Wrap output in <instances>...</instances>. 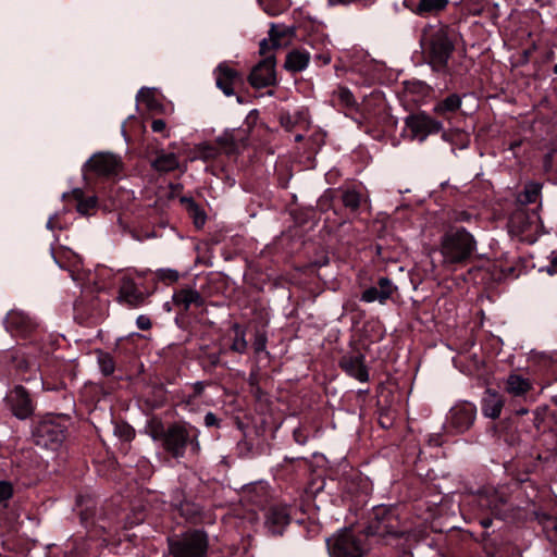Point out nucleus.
I'll use <instances>...</instances> for the list:
<instances>
[{"mask_svg": "<svg viewBox=\"0 0 557 557\" xmlns=\"http://www.w3.org/2000/svg\"><path fill=\"white\" fill-rule=\"evenodd\" d=\"M352 0H329V2L333 5L335 4H348L350 3Z\"/></svg>", "mask_w": 557, "mask_h": 557, "instance_id": "6e6d98bb", "label": "nucleus"}, {"mask_svg": "<svg viewBox=\"0 0 557 557\" xmlns=\"http://www.w3.org/2000/svg\"><path fill=\"white\" fill-rule=\"evenodd\" d=\"M342 202L345 208L355 212L359 209L361 203V195L356 189H346L342 194Z\"/></svg>", "mask_w": 557, "mask_h": 557, "instance_id": "473e14b6", "label": "nucleus"}, {"mask_svg": "<svg viewBox=\"0 0 557 557\" xmlns=\"http://www.w3.org/2000/svg\"><path fill=\"white\" fill-rule=\"evenodd\" d=\"M136 325L139 330L147 331L151 327V320L148 315H139L136 319Z\"/></svg>", "mask_w": 557, "mask_h": 557, "instance_id": "de8ad7c7", "label": "nucleus"}, {"mask_svg": "<svg viewBox=\"0 0 557 557\" xmlns=\"http://www.w3.org/2000/svg\"><path fill=\"white\" fill-rule=\"evenodd\" d=\"M10 359L13 363V367L20 373H24L35 367V363H30L23 354L11 352Z\"/></svg>", "mask_w": 557, "mask_h": 557, "instance_id": "e433bc0d", "label": "nucleus"}, {"mask_svg": "<svg viewBox=\"0 0 557 557\" xmlns=\"http://www.w3.org/2000/svg\"><path fill=\"white\" fill-rule=\"evenodd\" d=\"M149 434L153 441L161 442L163 449L175 459L183 458L188 446L196 454L200 450L199 430L189 423H173L164 429L161 422H153Z\"/></svg>", "mask_w": 557, "mask_h": 557, "instance_id": "f03ea898", "label": "nucleus"}, {"mask_svg": "<svg viewBox=\"0 0 557 557\" xmlns=\"http://www.w3.org/2000/svg\"><path fill=\"white\" fill-rule=\"evenodd\" d=\"M532 389V383L519 374H510L506 380V391L515 397L524 396Z\"/></svg>", "mask_w": 557, "mask_h": 557, "instance_id": "b1692460", "label": "nucleus"}, {"mask_svg": "<svg viewBox=\"0 0 557 557\" xmlns=\"http://www.w3.org/2000/svg\"><path fill=\"white\" fill-rule=\"evenodd\" d=\"M476 418V407L469 401L455 405L447 416V423L457 433L469 430Z\"/></svg>", "mask_w": 557, "mask_h": 557, "instance_id": "9d476101", "label": "nucleus"}, {"mask_svg": "<svg viewBox=\"0 0 557 557\" xmlns=\"http://www.w3.org/2000/svg\"><path fill=\"white\" fill-rule=\"evenodd\" d=\"M172 300L175 306L182 307L185 311H187L191 305L197 307L203 305V298L200 293L190 287L174 292Z\"/></svg>", "mask_w": 557, "mask_h": 557, "instance_id": "412c9836", "label": "nucleus"}, {"mask_svg": "<svg viewBox=\"0 0 557 557\" xmlns=\"http://www.w3.org/2000/svg\"><path fill=\"white\" fill-rule=\"evenodd\" d=\"M248 82L257 89L274 85L276 83L274 55L269 54L255 65L248 76Z\"/></svg>", "mask_w": 557, "mask_h": 557, "instance_id": "9b49d317", "label": "nucleus"}, {"mask_svg": "<svg viewBox=\"0 0 557 557\" xmlns=\"http://www.w3.org/2000/svg\"><path fill=\"white\" fill-rule=\"evenodd\" d=\"M117 301L132 308H137L144 304L145 296L137 288L134 280L129 277H123L119 287Z\"/></svg>", "mask_w": 557, "mask_h": 557, "instance_id": "dca6fc26", "label": "nucleus"}, {"mask_svg": "<svg viewBox=\"0 0 557 557\" xmlns=\"http://www.w3.org/2000/svg\"><path fill=\"white\" fill-rule=\"evenodd\" d=\"M5 329L13 335L26 336L36 327V322L26 312L11 310L4 319Z\"/></svg>", "mask_w": 557, "mask_h": 557, "instance_id": "f8f14e48", "label": "nucleus"}, {"mask_svg": "<svg viewBox=\"0 0 557 557\" xmlns=\"http://www.w3.org/2000/svg\"><path fill=\"white\" fill-rule=\"evenodd\" d=\"M455 42V32L442 23L428 24L421 30L420 46L423 57L435 72L447 73Z\"/></svg>", "mask_w": 557, "mask_h": 557, "instance_id": "f257e3e1", "label": "nucleus"}, {"mask_svg": "<svg viewBox=\"0 0 557 557\" xmlns=\"http://www.w3.org/2000/svg\"><path fill=\"white\" fill-rule=\"evenodd\" d=\"M178 159L175 153L161 152L152 161V168L159 172H170L178 168Z\"/></svg>", "mask_w": 557, "mask_h": 557, "instance_id": "bb28decb", "label": "nucleus"}, {"mask_svg": "<svg viewBox=\"0 0 557 557\" xmlns=\"http://www.w3.org/2000/svg\"><path fill=\"white\" fill-rule=\"evenodd\" d=\"M442 138L443 140L450 143L451 145H456L457 139H460V149L467 148L469 145L468 136L460 132L459 129L443 131Z\"/></svg>", "mask_w": 557, "mask_h": 557, "instance_id": "72a5a7b5", "label": "nucleus"}, {"mask_svg": "<svg viewBox=\"0 0 557 557\" xmlns=\"http://www.w3.org/2000/svg\"><path fill=\"white\" fill-rule=\"evenodd\" d=\"M302 139H304V135H301V134H297L295 136V141H301Z\"/></svg>", "mask_w": 557, "mask_h": 557, "instance_id": "680f3d73", "label": "nucleus"}, {"mask_svg": "<svg viewBox=\"0 0 557 557\" xmlns=\"http://www.w3.org/2000/svg\"><path fill=\"white\" fill-rule=\"evenodd\" d=\"M481 524H482L483 528L487 529V528H490L492 525V519H488V518L487 519H483V520H481Z\"/></svg>", "mask_w": 557, "mask_h": 557, "instance_id": "13d9d810", "label": "nucleus"}, {"mask_svg": "<svg viewBox=\"0 0 557 557\" xmlns=\"http://www.w3.org/2000/svg\"><path fill=\"white\" fill-rule=\"evenodd\" d=\"M485 505L498 518H504L509 510L507 496L498 491H493L486 496Z\"/></svg>", "mask_w": 557, "mask_h": 557, "instance_id": "5701e85b", "label": "nucleus"}, {"mask_svg": "<svg viewBox=\"0 0 557 557\" xmlns=\"http://www.w3.org/2000/svg\"><path fill=\"white\" fill-rule=\"evenodd\" d=\"M276 47H272V42L270 41V38L269 39H262L261 42H260V49H259V52L261 55H264L268 57V53L272 50V49H275Z\"/></svg>", "mask_w": 557, "mask_h": 557, "instance_id": "09e8293b", "label": "nucleus"}, {"mask_svg": "<svg viewBox=\"0 0 557 557\" xmlns=\"http://www.w3.org/2000/svg\"><path fill=\"white\" fill-rule=\"evenodd\" d=\"M216 86L226 96L234 94V84L239 79V74L236 70L228 66L226 63H221L214 71Z\"/></svg>", "mask_w": 557, "mask_h": 557, "instance_id": "6ab92c4d", "label": "nucleus"}, {"mask_svg": "<svg viewBox=\"0 0 557 557\" xmlns=\"http://www.w3.org/2000/svg\"><path fill=\"white\" fill-rule=\"evenodd\" d=\"M232 330L234 331V339L232 342L230 349L234 352L243 355L247 351L248 348L246 331L237 323H235L232 326Z\"/></svg>", "mask_w": 557, "mask_h": 557, "instance_id": "7c9ffc66", "label": "nucleus"}, {"mask_svg": "<svg viewBox=\"0 0 557 557\" xmlns=\"http://www.w3.org/2000/svg\"><path fill=\"white\" fill-rule=\"evenodd\" d=\"M98 363H99L102 374L108 376L114 372L115 364H114L113 358L110 354L100 352L98 355Z\"/></svg>", "mask_w": 557, "mask_h": 557, "instance_id": "4c0bfd02", "label": "nucleus"}, {"mask_svg": "<svg viewBox=\"0 0 557 557\" xmlns=\"http://www.w3.org/2000/svg\"><path fill=\"white\" fill-rule=\"evenodd\" d=\"M461 104V97L458 94H450L434 104L433 113L448 120L449 114L457 112Z\"/></svg>", "mask_w": 557, "mask_h": 557, "instance_id": "4be33fe9", "label": "nucleus"}, {"mask_svg": "<svg viewBox=\"0 0 557 557\" xmlns=\"http://www.w3.org/2000/svg\"><path fill=\"white\" fill-rule=\"evenodd\" d=\"M405 125L410 132L411 139L423 143L430 135L443 131V123L425 112L409 114L405 119Z\"/></svg>", "mask_w": 557, "mask_h": 557, "instance_id": "6e6552de", "label": "nucleus"}, {"mask_svg": "<svg viewBox=\"0 0 557 557\" xmlns=\"http://www.w3.org/2000/svg\"><path fill=\"white\" fill-rule=\"evenodd\" d=\"M165 126H166L165 122L161 119L153 120L151 123V129L154 133L163 132L165 129Z\"/></svg>", "mask_w": 557, "mask_h": 557, "instance_id": "8fccbe9b", "label": "nucleus"}, {"mask_svg": "<svg viewBox=\"0 0 557 557\" xmlns=\"http://www.w3.org/2000/svg\"><path fill=\"white\" fill-rule=\"evenodd\" d=\"M53 219H54V218H52V216H51V218L48 220V222H47V227H48L49 230H54V227H55V225H54V223H53Z\"/></svg>", "mask_w": 557, "mask_h": 557, "instance_id": "bf43d9fd", "label": "nucleus"}, {"mask_svg": "<svg viewBox=\"0 0 557 557\" xmlns=\"http://www.w3.org/2000/svg\"><path fill=\"white\" fill-rule=\"evenodd\" d=\"M309 61V52L293 50L286 55L284 67L289 72H301L308 66Z\"/></svg>", "mask_w": 557, "mask_h": 557, "instance_id": "a878e982", "label": "nucleus"}, {"mask_svg": "<svg viewBox=\"0 0 557 557\" xmlns=\"http://www.w3.org/2000/svg\"><path fill=\"white\" fill-rule=\"evenodd\" d=\"M9 399L12 412L16 418L24 420L33 414L34 407L32 399L23 386H15Z\"/></svg>", "mask_w": 557, "mask_h": 557, "instance_id": "4468645a", "label": "nucleus"}, {"mask_svg": "<svg viewBox=\"0 0 557 557\" xmlns=\"http://www.w3.org/2000/svg\"><path fill=\"white\" fill-rule=\"evenodd\" d=\"M203 392V385L201 382L195 383V393L196 395H200Z\"/></svg>", "mask_w": 557, "mask_h": 557, "instance_id": "864d4df0", "label": "nucleus"}, {"mask_svg": "<svg viewBox=\"0 0 557 557\" xmlns=\"http://www.w3.org/2000/svg\"><path fill=\"white\" fill-rule=\"evenodd\" d=\"M366 530L368 535L381 537L386 535L399 536L401 534L398 530V519L394 510L384 506L374 509L373 517Z\"/></svg>", "mask_w": 557, "mask_h": 557, "instance_id": "423d86ee", "label": "nucleus"}, {"mask_svg": "<svg viewBox=\"0 0 557 557\" xmlns=\"http://www.w3.org/2000/svg\"><path fill=\"white\" fill-rule=\"evenodd\" d=\"M267 344H268L267 333L263 331H260V330L256 331L255 336H253V343H252L255 352L256 354L265 352L268 355L269 352L267 351Z\"/></svg>", "mask_w": 557, "mask_h": 557, "instance_id": "ea45409f", "label": "nucleus"}, {"mask_svg": "<svg viewBox=\"0 0 557 557\" xmlns=\"http://www.w3.org/2000/svg\"><path fill=\"white\" fill-rule=\"evenodd\" d=\"M156 276L161 282L174 283L180 278V273L174 269H159L156 271Z\"/></svg>", "mask_w": 557, "mask_h": 557, "instance_id": "a19ab883", "label": "nucleus"}, {"mask_svg": "<svg viewBox=\"0 0 557 557\" xmlns=\"http://www.w3.org/2000/svg\"><path fill=\"white\" fill-rule=\"evenodd\" d=\"M81 517L86 525H96L104 532H112L115 529L112 521L104 517L102 510L99 512H91L89 508H86L82 511Z\"/></svg>", "mask_w": 557, "mask_h": 557, "instance_id": "393cba45", "label": "nucleus"}, {"mask_svg": "<svg viewBox=\"0 0 557 557\" xmlns=\"http://www.w3.org/2000/svg\"><path fill=\"white\" fill-rule=\"evenodd\" d=\"M333 101H336L338 106L355 110L357 109V101L352 95V92L344 86H339L336 90L333 91Z\"/></svg>", "mask_w": 557, "mask_h": 557, "instance_id": "c85d7f7f", "label": "nucleus"}, {"mask_svg": "<svg viewBox=\"0 0 557 557\" xmlns=\"http://www.w3.org/2000/svg\"><path fill=\"white\" fill-rule=\"evenodd\" d=\"M554 73L557 74V64L554 66Z\"/></svg>", "mask_w": 557, "mask_h": 557, "instance_id": "338daca9", "label": "nucleus"}, {"mask_svg": "<svg viewBox=\"0 0 557 557\" xmlns=\"http://www.w3.org/2000/svg\"><path fill=\"white\" fill-rule=\"evenodd\" d=\"M331 557H364L361 540L350 530L344 529L326 540Z\"/></svg>", "mask_w": 557, "mask_h": 557, "instance_id": "39448f33", "label": "nucleus"}, {"mask_svg": "<svg viewBox=\"0 0 557 557\" xmlns=\"http://www.w3.org/2000/svg\"><path fill=\"white\" fill-rule=\"evenodd\" d=\"M339 366L349 376L355 377L359 382H367L369 380V372L362 354L343 356Z\"/></svg>", "mask_w": 557, "mask_h": 557, "instance_id": "2eb2a0df", "label": "nucleus"}, {"mask_svg": "<svg viewBox=\"0 0 557 557\" xmlns=\"http://www.w3.org/2000/svg\"><path fill=\"white\" fill-rule=\"evenodd\" d=\"M201 157L205 159L213 158L215 156V149L211 146H202L200 148Z\"/></svg>", "mask_w": 557, "mask_h": 557, "instance_id": "3c124183", "label": "nucleus"}, {"mask_svg": "<svg viewBox=\"0 0 557 557\" xmlns=\"http://www.w3.org/2000/svg\"><path fill=\"white\" fill-rule=\"evenodd\" d=\"M505 405L504 397L496 391L487 388L481 399V410L485 418L496 420L500 417Z\"/></svg>", "mask_w": 557, "mask_h": 557, "instance_id": "a211bd4d", "label": "nucleus"}, {"mask_svg": "<svg viewBox=\"0 0 557 557\" xmlns=\"http://www.w3.org/2000/svg\"><path fill=\"white\" fill-rule=\"evenodd\" d=\"M448 4V0H419L416 9L417 14L436 13L444 10Z\"/></svg>", "mask_w": 557, "mask_h": 557, "instance_id": "2f4dec72", "label": "nucleus"}, {"mask_svg": "<svg viewBox=\"0 0 557 557\" xmlns=\"http://www.w3.org/2000/svg\"><path fill=\"white\" fill-rule=\"evenodd\" d=\"M203 422H205V425L207 428H212V426H215V428H220V420L218 419V417L209 411L206 413L205 416V419H203Z\"/></svg>", "mask_w": 557, "mask_h": 557, "instance_id": "49530a36", "label": "nucleus"}, {"mask_svg": "<svg viewBox=\"0 0 557 557\" xmlns=\"http://www.w3.org/2000/svg\"><path fill=\"white\" fill-rule=\"evenodd\" d=\"M290 522L289 509L286 506H273L265 517V528L274 536L283 535Z\"/></svg>", "mask_w": 557, "mask_h": 557, "instance_id": "ddd939ff", "label": "nucleus"}, {"mask_svg": "<svg viewBox=\"0 0 557 557\" xmlns=\"http://www.w3.org/2000/svg\"><path fill=\"white\" fill-rule=\"evenodd\" d=\"M536 2H544V0H535Z\"/></svg>", "mask_w": 557, "mask_h": 557, "instance_id": "774afa93", "label": "nucleus"}, {"mask_svg": "<svg viewBox=\"0 0 557 557\" xmlns=\"http://www.w3.org/2000/svg\"><path fill=\"white\" fill-rule=\"evenodd\" d=\"M550 263L553 267H557V250L552 251Z\"/></svg>", "mask_w": 557, "mask_h": 557, "instance_id": "5fc2aeb1", "label": "nucleus"}, {"mask_svg": "<svg viewBox=\"0 0 557 557\" xmlns=\"http://www.w3.org/2000/svg\"><path fill=\"white\" fill-rule=\"evenodd\" d=\"M73 198L77 201L76 209L83 215H89L97 207V197L90 196L85 198L82 189L76 188L72 193Z\"/></svg>", "mask_w": 557, "mask_h": 557, "instance_id": "cd10ccee", "label": "nucleus"}, {"mask_svg": "<svg viewBox=\"0 0 557 557\" xmlns=\"http://www.w3.org/2000/svg\"><path fill=\"white\" fill-rule=\"evenodd\" d=\"M262 10L270 16H276L284 11V4L278 0H257Z\"/></svg>", "mask_w": 557, "mask_h": 557, "instance_id": "c9c22d12", "label": "nucleus"}, {"mask_svg": "<svg viewBox=\"0 0 557 557\" xmlns=\"http://www.w3.org/2000/svg\"><path fill=\"white\" fill-rule=\"evenodd\" d=\"M467 219H468V214L462 213V215L460 216V220H467Z\"/></svg>", "mask_w": 557, "mask_h": 557, "instance_id": "69168bd1", "label": "nucleus"}, {"mask_svg": "<svg viewBox=\"0 0 557 557\" xmlns=\"http://www.w3.org/2000/svg\"><path fill=\"white\" fill-rule=\"evenodd\" d=\"M296 122H297L296 119L290 113H288V112L280 113V124L287 132H290L295 127Z\"/></svg>", "mask_w": 557, "mask_h": 557, "instance_id": "c03bdc74", "label": "nucleus"}, {"mask_svg": "<svg viewBox=\"0 0 557 557\" xmlns=\"http://www.w3.org/2000/svg\"><path fill=\"white\" fill-rule=\"evenodd\" d=\"M542 185L535 182H529L525 184L523 191L518 195V202L521 206L534 203L541 193Z\"/></svg>", "mask_w": 557, "mask_h": 557, "instance_id": "c756f323", "label": "nucleus"}, {"mask_svg": "<svg viewBox=\"0 0 557 557\" xmlns=\"http://www.w3.org/2000/svg\"><path fill=\"white\" fill-rule=\"evenodd\" d=\"M122 168L121 159L110 152H97L92 154L83 166L84 175L94 173L98 176L117 175Z\"/></svg>", "mask_w": 557, "mask_h": 557, "instance_id": "1a4fd4ad", "label": "nucleus"}, {"mask_svg": "<svg viewBox=\"0 0 557 557\" xmlns=\"http://www.w3.org/2000/svg\"><path fill=\"white\" fill-rule=\"evenodd\" d=\"M476 249L473 235L463 227H450L441 240V253L448 263L468 260Z\"/></svg>", "mask_w": 557, "mask_h": 557, "instance_id": "7ed1b4c3", "label": "nucleus"}, {"mask_svg": "<svg viewBox=\"0 0 557 557\" xmlns=\"http://www.w3.org/2000/svg\"><path fill=\"white\" fill-rule=\"evenodd\" d=\"M66 428L54 419L40 421L34 431L35 443L38 446L57 449L65 438Z\"/></svg>", "mask_w": 557, "mask_h": 557, "instance_id": "0eeeda50", "label": "nucleus"}, {"mask_svg": "<svg viewBox=\"0 0 557 557\" xmlns=\"http://www.w3.org/2000/svg\"><path fill=\"white\" fill-rule=\"evenodd\" d=\"M182 201L189 205V209L194 212L195 223L197 225H203L206 214L199 209L198 205L191 198H183Z\"/></svg>", "mask_w": 557, "mask_h": 557, "instance_id": "79ce46f5", "label": "nucleus"}, {"mask_svg": "<svg viewBox=\"0 0 557 557\" xmlns=\"http://www.w3.org/2000/svg\"><path fill=\"white\" fill-rule=\"evenodd\" d=\"M521 146V140H515L510 144L509 149L511 151H515L517 148Z\"/></svg>", "mask_w": 557, "mask_h": 557, "instance_id": "4d7b16f0", "label": "nucleus"}, {"mask_svg": "<svg viewBox=\"0 0 557 557\" xmlns=\"http://www.w3.org/2000/svg\"><path fill=\"white\" fill-rule=\"evenodd\" d=\"M396 287L393 282L387 277H380L376 286H371L367 288L360 299L363 302H374L379 301L384 304L387 299L391 298Z\"/></svg>", "mask_w": 557, "mask_h": 557, "instance_id": "f3484780", "label": "nucleus"}, {"mask_svg": "<svg viewBox=\"0 0 557 557\" xmlns=\"http://www.w3.org/2000/svg\"><path fill=\"white\" fill-rule=\"evenodd\" d=\"M218 360H219L218 356H212L211 357L212 364H216Z\"/></svg>", "mask_w": 557, "mask_h": 557, "instance_id": "e2e57ef3", "label": "nucleus"}, {"mask_svg": "<svg viewBox=\"0 0 557 557\" xmlns=\"http://www.w3.org/2000/svg\"><path fill=\"white\" fill-rule=\"evenodd\" d=\"M285 36V29L276 26V25H272L271 28H270V32H269V38H270V41L272 42V47H281L282 44H281V38Z\"/></svg>", "mask_w": 557, "mask_h": 557, "instance_id": "37998d69", "label": "nucleus"}, {"mask_svg": "<svg viewBox=\"0 0 557 557\" xmlns=\"http://www.w3.org/2000/svg\"><path fill=\"white\" fill-rule=\"evenodd\" d=\"M168 545L172 557H207L209 536L203 530L191 529L169 537Z\"/></svg>", "mask_w": 557, "mask_h": 557, "instance_id": "20e7f679", "label": "nucleus"}, {"mask_svg": "<svg viewBox=\"0 0 557 557\" xmlns=\"http://www.w3.org/2000/svg\"><path fill=\"white\" fill-rule=\"evenodd\" d=\"M330 60H331V59H330L329 57H326V58H322V61H323L325 64H326V63H329V62H330Z\"/></svg>", "mask_w": 557, "mask_h": 557, "instance_id": "0e129e2a", "label": "nucleus"}, {"mask_svg": "<svg viewBox=\"0 0 557 557\" xmlns=\"http://www.w3.org/2000/svg\"><path fill=\"white\" fill-rule=\"evenodd\" d=\"M123 435L125 440H131L134 436V432L129 429V426H124Z\"/></svg>", "mask_w": 557, "mask_h": 557, "instance_id": "603ef678", "label": "nucleus"}, {"mask_svg": "<svg viewBox=\"0 0 557 557\" xmlns=\"http://www.w3.org/2000/svg\"><path fill=\"white\" fill-rule=\"evenodd\" d=\"M256 382H257V376H256V374L250 373V375H249V383H250L251 385H255V384H256Z\"/></svg>", "mask_w": 557, "mask_h": 557, "instance_id": "052dcab7", "label": "nucleus"}, {"mask_svg": "<svg viewBox=\"0 0 557 557\" xmlns=\"http://www.w3.org/2000/svg\"><path fill=\"white\" fill-rule=\"evenodd\" d=\"M295 442L299 445H305L308 442V433L301 426L296 428L293 432Z\"/></svg>", "mask_w": 557, "mask_h": 557, "instance_id": "a18cd8bd", "label": "nucleus"}, {"mask_svg": "<svg viewBox=\"0 0 557 557\" xmlns=\"http://www.w3.org/2000/svg\"><path fill=\"white\" fill-rule=\"evenodd\" d=\"M535 219L534 212L530 213L524 208H519L510 215L508 226L511 233L521 235L531 230Z\"/></svg>", "mask_w": 557, "mask_h": 557, "instance_id": "aec40b11", "label": "nucleus"}, {"mask_svg": "<svg viewBox=\"0 0 557 557\" xmlns=\"http://www.w3.org/2000/svg\"><path fill=\"white\" fill-rule=\"evenodd\" d=\"M14 487L10 481L0 480V505L8 506V502L13 497Z\"/></svg>", "mask_w": 557, "mask_h": 557, "instance_id": "58836bf2", "label": "nucleus"}, {"mask_svg": "<svg viewBox=\"0 0 557 557\" xmlns=\"http://www.w3.org/2000/svg\"><path fill=\"white\" fill-rule=\"evenodd\" d=\"M539 520L549 540L557 542V518L543 513L539 516Z\"/></svg>", "mask_w": 557, "mask_h": 557, "instance_id": "f704fd0d", "label": "nucleus"}]
</instances>
